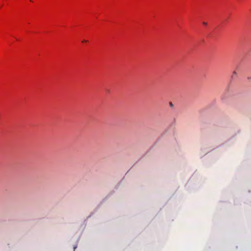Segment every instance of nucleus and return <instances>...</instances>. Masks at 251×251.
Segmentation results:
<instances>
[{"mask_svg":"<svg viewBox=\"0 0 251 251\" xmlns=\"http://www.w3.org/2000/svg\"><path fill=\"white\" fill-rule=\"evenodd\" d=\"M202 24H203V25H207V23H206V22H203L202 23Z\"/></svg>","mask_w":251,"mask_h":251,"instance_id":"2","label":"nucleus"},{"mask_svg":"<svg viewBox=\"0 0 251 251\" xmlns=\"http://www.w3.org/2000/svg\"><path fill=\"white\" fill-rule=\"evenodd\" d=\"M171 106H173V104L172 103H170Z\"/></svg>","mask_w":251,"mask_h":251,"instance_id":"5","label":"nucleus"},{"mask_svg":"<svg viewBox=\"0 0 251 251\" xmlns=\"http://www.w3.org/2000/svg\"><path fill=\"white\" fill-rule=\"evenodd\" d=\"M237 75V73L236 71H234L233 72V74H232V77H233L234 76H236Z\"/></svg>","mask_w":251,"mask_h":251,"instance_id":"1","label":"nucleus"},{"mask_svg":"<svg viewBox=\"0 0 251 251\" xmlns=\"http://www.w3.org/2000/svg\"><path fill=\"white\" fill-rule=\"evenodd\" d=\"M87 42V40H83V41H82V42Z\"/></svg>","mask_w":251,"mask_h":251,"instance_id":"3","label":"nucleus"},{"mask_svg":"<svg viewBox=\"0 0 251 251\" xmlns=\"http://www.w3.org/2000/svg\"><path fill=\"white\" fill-rule=\"evenodd\" d=\"M248 79L249 80L251 81V76L250 77H249Z\"/></svg>","mask_w":251,"mask_h":251,"instance_id":"4","label":"nucleus"}]
</instances>
